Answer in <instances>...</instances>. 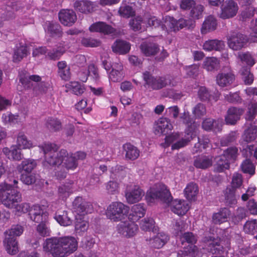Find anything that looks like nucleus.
Listing matches in <instances>:
<instances>
[{
	"mask_svg": "<svg viewBox=\"0 0 257 257\" xmlns=\"http://www.w3.org/2000/svg\"><path fill=\"white\" fill-rule=\"evenodd\" d=\"M147 23L148 25L152 28H157L160 27L164 30L165 27L162 21L154 16H149L147 18Z\"/></svg>",
	"mask_w": 257,
	"mask_h": 257,
	"instance_id": "obj_53",
	"label": "nucleus"
},
{
	"mask_svg": "<svg viewBox=\"0 0 257 257\" xmlns=\"http://www.w3.org/2000/svg\"><path fill=\"white\" fill-rule=\"evenodd\" d=\"M23 232L22 226L13 225L11 228L5 232L6 237L4 241L8 253L14 255L19 251L16 236L21 235Z\"/></svg>",
	"mask_w": 257,
	"mask_h": 257,
	"instance_id": "obj_6",
	"label": "nucleus"
},
{
	"mask_svg": "<svg viewBox=\"0 0 257 257\" xmlns=\"http://www.w3.org/2000/svg\"><path fill=\"white\" fill-rule=\"evenodd\" d=\"M241 167L242 172L244 173H248L251 175L255 173V167L249 159L245 160L242 163Z\"/></svg>",
	"mask_w": 257,
	"mask_h": 257,
	"instance_id": "obj_54",
	"label": "nucleus"
},
{
	"mask_svg": "<svg viewBox=\"0 0 257 257\" xmlns=\"http://www.w3.org/2000/svg\"><path fill=\"white\" fill-rule=\"evenodd\" d=\"M70 90L75 94L81 95L84 92V87L78 82H71L69 84Z\"/></svg>",
	"mask_w": 257,
	"mask_h": 257,
	"instance_id": "obj_57",
	"label": "nucleus"
},
{
	"mask_svg": "<svg viewBox=\"0 0 257 257\" xmlns=\"http://www.w3.org/2000/svg\"><path fill=\"white\" fill-rule=\"evenodd\" d=\"M155 223L152 218H145L140 223V227L144 231H150L154 227Z\"/></svg>",
	"mask_w": 257,
	"mask_h": 257,
	"instance_id": "obj_58",
	"label": "nucleus"
},
{
	"mask_svg": "<svg viewBox=\"0 0 257 257\" xmlns=\"http://www.w3.org/2000/svg\"><path fill=\"white\" fill-rule=\"evenodd\" d=\"M228 47L234 51L242 48L247 42V37L237 32H232L227 37Z\"/></svg>",
	"mask_w": 257,
	"mask_h": 257,
	"instance_id": "obj_9",
	"label": "nucleus"
},
{
	"mask_svg": "<svg viewBox=\"0 0 257 257\" xmlns=\"http://www.w3.org/2000/svg\"><path fill=\"white\" fill-rule=\"evenodd\" d=\"M63 163V165L60 166V168L64 166L67 170H74L78 166L77 162L71 155L69 156L68 154L67 156L65 157Z\"/></svg>",
	"mask_w": 257,
	"mask_h": 257,
	"instance_id": "obj_51",
	"label": "nucleus"
},
{
	"mask_svg": "<svg viewBox=\"0 0 257 257\" xmlns=\"http://www.w3.org/2000/svg\"><path fill=\"white\" fill-rule=\"evenodd\" d=\"M39 147L44 154L43 165L45 167L57 166L59 169L65 157L68 155L67 151L65 149H61L58 152V146L50 142L44 143Z\"/></svg>",
	"mask_w": 257,
	"mask_h": 257,
	"instance_id": "obj_4",
	"label": "nucleus"
},
{
	"mask_svg": "<svg viewBox=\"0 0 257 257\" xmlns=\"http://www.w3.org/2000/svg\"><path fill=\"white\" fill-rule=\"evenodd\" d=\"M219 62L215 57L207 58L204 62L203 67L208 71H212L217 69Z\"/></svg>",
	"mask_w": 257,
	"mask_h": 257,
	"instance_id": "obj_50",
	"label": "nucleus"
},
{
	"mask_svg": "<svg viewBox=\"0 0 257 257\" xmlns=\"http://www.w3.org/2000/svg\"><path fill=\"white\" fill-rule=\"evenodd\" d=\"M219 17L222 19H229L235 17L238 11L237 4L233 0H227L220 7Z\"/></svg>",
	"mask_w": 257,
	"mask_h": 257,
	"instance_id": "obj_10",
	"label": "nucleus"
},
{
	"mask_svg": "<svg viewBox=\"0 0 257 257\" xmlns=\"http://www.w3.org/2000/svg\"><path fill=\"white\" fill-rule=\"evenodd\" d=\"M212 159L208 157L198 156L194 161V166L197 168L205 169L212 166Z\"/></svg>",
	"mask_w": 257,
	"mask_h": 257,
	"instance_id": "obj_39",
	"label": "nucleus"
},
{
	"mask_svg": "<svg viewBox=\"0 0 257 257\" xmlns=\"http://www.w3.org/2000/svg\"><path fill=\"white\" fill-rule=\"evenodd\" d=\"M257 136V126L254 124H250L245 131L243 134V140L249 143L255 140Z\"/></svg>",
	"mask_w": 257,
	"mask_h": 257,
	"instance_id": "obj_45",
	"label": "nucleus"
},
{
	"mask_svg": "<svg viewBox=\"0 0 257 257\" xmlns=\"http://www.w3.org/2000/svg\"><path fill=\"white\" fill-rule=\"evenodd\" d=\"M123 78V66L117 64L116 68H112L109 74V79L113 82H120Z\"/></svg>",
	"mask_w": 257,
	"mask_h": 257,
	"instance_id": "obj_35",
	"label": "nucleus"
},
{
	"mask_svg": "<svg viewBox=\"0 0 257 257\" xmlns=\"http://www.w3.org/2000/svg\"><path fill=\"white\" fill-rule=\"evenodd\" d=\"M144 86L153 90H158L165 87L167 84V79L165 76H154L149 71H145L143 74Z\"/></svg>",
	"mask_w": 257,
	"mask_h": 257,
	"instance_id": "obj_7",
	"label": "nucleus"
},
{
	"mask_svg": "<svg viewBox=\"0 0 257 257\" xmlns=\"http://www.w3.org/2000/svg\"><path fill=\"white\" fill-rule=\"evenodd\" d=\"M18 181L14 179L13 184L6 183L0 185V201L9 208H15L17 212L27 213L30 210L29 203H18L22 200L21 193L15 189H19L18 186Z\"/></svg>",
	"mask_w": 257,
	"mask_h": 257,
	"instance_id": "obj_2",
	"label": "nucleus"
},
{
	"mask_svg": "<svg viewBox=\"0 0 257 257\" xmlns=\"http://www.w3.org/2000/svg\"><path fill=\"white\" fill-rule=\"evenodd\" d=\"M20 180L25 184L30 185L35 183L36 175L34 173H22L20 176Z\"/></svg>",
	"mask_w": 257,
	"mask_h": 257,
	"instance_id": "obj_56",
	"label": "nucleus"
},
{
	"mask_svg": "<svg viewBox=\"0 0 257 257\" xmlns=\"http://www.w3.org/2000/svg\"><path fill=\"white\" fill-rule=\"evenodd\" d=\"M146 199L148 201L152 202V200L160 199L166 204H169L173 200L169 189L164 185L161 186L159 189H151L147 192Z\"/></svg>",
	"mask_w": 257,
	"mask_h": 257,
	"instance_id": "obj_8",
	"label": "nucleus"
},
{
	"mask_svg": "<svg viewBox=\"0 0 257 257\" xmlns=\"http://www.w3.org/2000/svg\"><path fill=\"white\" fill-rule=\"evenodd\" d=\"M182 242H186L191 245H194L197 241L196 236L191 232H185L182 236Z\"/></svg>",
	"mask_w": 257,
	"mask_h": 257,
	"instance_id": "obj_64",
	"label": "nucleus"
},
{
	"mask_svg": "<svg viewBox=\"0 0 257 257\" xmlns=\"http://www.w3.org/2000/svg\"><path fill=\"white\" fill-rule=\"evenodd\" d=\"M224 99L229 103H240L241 98L238 92H229V94L224 95Z\"/></svg>",
	"mask_w": 257,
	"mask_h": 257,
	"instance_id": "obj_63",
	"label": "nucleus"
},
{
	"mask_svg": "<svg viewBox=\"0 0 257 257\" xmlns=\"http://www.w3.org/2000/svg\"><path fill=\"white\" fill-rule=\"evenodd\" d=\"M222 125L221 119L206 118L202 121L201 126L202 129L205 131L217 133L221 132Z\"/></svg>",
	"mask_w": 257,
	"mask_h": 257,
	"instance_id": "obj_16",
	"label": "nucleus"
},
{
	"mask_svg": "<svg viewBox=\"0 0 257 257\" xmlns=\"http://www.w3.org/2000/svg\"><path fill=\"white\" fill-rule=\"evenodd\" d=\"M217 26L216 19L212 16H208L204 20L201 29V33L205 34L208 32L214 31Z\"/></svg>",
	"mask_w": 257,
	"mask_h": 257,
	"instance_id": "obj_33",
	"label": "nucleus"
},
{
	"mask_svg": "<svg viewBox=\"0 0 257 257\" xmlns=\"http://www.w3.org/2000/svg\"><path fill=\"white\" fill-rule=\"evenodd\" d=\"M238 57L242 63H245L250 68L255 64V60L249 52L240 53Z\"/></svg>",
	"mask_w": 257,
	"mask_h": 257,
	"instance_id": "obj_52",
	"label": "nucleus"
},
{
	"mask_svg": "<svg viewBox=\"0 0 257 257\" xmlns=\"http://www.w3.org/2000/svg\"><path fill=\"white\" fill-rule=\"evenodd\" d=\"M44 28L45 32L52 38H61L63 35L61 26L56 22L47 21Z\"/></svg>",
	"mask_w": 257,
	"mask_h": 257,
	"instance_id": "obj_20",
	"label": "nucleus"
},
{
	"mask_svg": "<svg viewBox=\"0 0 257 257\" xmlns=\"http://www.w3.org/2000/svg\"><path fill=\"white\" fill-rule=\"evenodd\" d=\"M192 112L195 117L200 118L206 114V107L203 104L199 103L194 107Z\"/></svg>",
	"mask_w": 257,
	"mask_h": 257,
	"instance_id": "obj_61",
	"label": "nucleus"
},
{
	"mask_svg": "<svg viewBox=\"0 0 257 257\" xmlns=\"http://www.w3.org/2000/svg\"><path fill=\"white\" fill-rule=\"evenodd\" d=\"M140 47L141 52L147 57L155 56L160 50L158 45L151 42H143Z\"/></svg>",
	"mask_w": 257,
	"mask_h": 257,
	"instance_id": "obj_27",
	"label": "nucleus"
},
{
	"mask_svg": "<svg viewBox=\"0 0 257 257\" xmlns=\"http://www.w3.org/2000/svg\"><path fill=\"white\" fill-rule=\"evenodd\" d=\"M65 52L64 48L54 49L47 53L46 57L52 60H57L60 58Z\"/></svg>",
	"mask_w": 257,
	"mask_h": 257,
	"instance_id": "obj_55",
	"label": "nucleus"
},
{
	"mask_svg": "<svg viewBox=\"0 0 257 257\" xmlns=\"http://www.w3.org/2000/svg\"><path fill=\"white\" fill-rule=\"evenodd\" d=\"M230 211L226 207L221 208L218 212L214 213L212 216V222L215 224L226 222L230 215Z\"/></svg>",
	"mask_w": 257,
	"mask_h": 257,
	"instance_id": "obj_25",
	"label": "nucleus"
},
{
	"mask_svg": "<svg viewBox=\"0 0 257 257\" xmlns=\"http://www.w3.org/2000/svg\"><path fill=\"white\" fill-rule=\"evenodd\" d=\"M225 46L223 41L217 39L206 41L203 45V49L206 51H221Z\"/></svg>",
	"mask_w": 257,
	"mask_h": 257,
	"instance_id": "obj_29",
	"label": "nucleus"
},
{
	"mask_svg": "<svg viewBox=\"0 0 257 257\" xmlns=\"http://www.w3.org/2000/svg\"><path fill=\"white\" fill-rule=\"evenodd\" d=\"M78 246L77 239L73 236L67 235L47 238L43 248L53 257H67L75 252Z\"/></svg>",
	"mask_w": 257,
	"mask_h": 257,
	"instance_id": "obj_1",
	"label": "nucleus"
},
{
	"mask_svg": "<svg viewBox=\"0 0 257 257\" xmlns=\"http://www.w3.org/2000/svg\"><path fill=\"white\" fill-rule=\"evenodd\" d=\"M238 137L237 131H231L229 133L222 137L220 140V144L222 147H226L235 143Z\"/></svg>",
	"mask_w": 257,
	"mask_h": 257,
	"instance_id": "obj_44",
	"label": "nucleus"
},
{
	"mask_svg": "<svg viewBox=\"0 0 257 257\" xmlns=\"http://www.w3.org/2000/svg\"><path fill=\"white\" fill-rule=\"evenodd\" d=\"M17 146L20 149H30L33 147L32 142L28 139L23 132H20L18 135Z\"/></svg>",
	"mask_w": 257,
	"mask_h": 257,
	"instance_id": "obj_34",
	"label": "nucleus"
},
{
	"mask_svg": "<svg viewBox=\"0 0 257 257\" xmlns=\"http://www.w3.org/2000/svg\"><path fill=\"white\" fill-rule=\"evenodd\" d=\"M189 20L181 18L177 20L173 17L166 18V23L170 31L177 32L188 26Z\"/></svg>",
	"mask_w": 257,
	"mask_h": 257,
	"instance_id": "obj_19",
	"label": "nucleus"
},
{
	"mask_svg": "<svg viewBox=\"0 0 257 257\" xmlns=\"http://www.w3.org/2000/svg\"><path fill=\"white\" fill-rule=\"evenodd\" d=\"M173 128V125L169 118L162 117L158 120L155 126L156 134L165 135Z\"/></svg>",
	"mask_w": 257,
	"mask_h": 257,
	"instance_id": "obj_22",
	"label": "nucleus"
},
{
	"mask_svg": "<svg viewBox=\"0 0 257 257\" xmlns=\"http://www.w3.org/2000/svg\"><path fill=\"white\" fill-rule=\"evenodd\" d=\"M243 230L246 233L254 235L257 231L255 221H246L243 226Z\"/></svg>",
	"mask_w": 257,
	"mask_h": 257,
	"instance_id": "obj_59",
	"label": "nucleus"
},
{
	"mask_svg": "<svg viewBox=\"0 0 257 257\" xmlns=\"http://www.w3.org/2000/svg\"><path fill=\"white\" fill-rule=\"evenodd\" d=\"M240 74L242 79L246 85H250L252 83L254 77L250 72V68L247 66H243L240 69Z\"/></svg>",
	"mask_w": 257,
	"mask_h": 257,
	"instance_id": "obj_48",
	"label": "nucleus"
},
{
	"mask_svg": "<svg viewBox=\"0 0 257 257\" xmlns=\"http://www.w3.org/2000/svg\"><path fill=\"white\" fill-rule=\"evenodd\" d=\"M198 191L197 185L194 182H190L187 185L184 190V196L188 201H195Z\"/></svg>",
	"mask_w": 257,
	"mask_h": 257,
	"instance_id": "obj_31",
	"label": "nucleus"
},
{
	"mask_svg": "<svg viewBox=\"0 0 257 257\" xmlns=\"http://www.w3.org/2000/svg\"><path fill=\"white\" fill-rule=\"evenodd\" d=\"M46 127L52 132L60 131L62 127L61 120L56 117H49L46 122Z\"/></svg>",
	"mask_w": 257,
	"mask_h": 257,
	"instance_id": "obj_36",
	"label": "nucleus"
},
{
	"mask_svg": "<svg viewBox=\"0 0 257 257\" xmlns=\"http://www.w3.org/2000/svg\"><path fill=\"white\" fill-rule=\"evenodd\" d=\"M113 52L121 55L127 53L131 49L130 43L121 40H116L111 47Z\"/></svg>",
	"mask_w": 257,
	"mask_h": 257,
	"instance_id": "obj_28",
	"label": "nucleus"
},
{
	"mask_svg": "<svg viewBox=\"0 0 257 257\" xmlns=\"http://www.w3.org/2000/svg\"><path fill=\"white\" fill-rule=\"evenodd\" d=\"M54 218L62 226H69L72 223V220L68 216L67 211L58 210L55 213Z\"/></svg>",
	"mask_w": 257,
	"mask_h": 257,
	"instance_id": "obj_38",
	"label": "nucleus"
},
{
	"mask_svg": "<svg viewBox=\"0 0 257 257\" xmlns=\"http://www.w3.org/2000/svg\"><path fill=\"white\" fill-rule=\"evenodd\" d=\"M144 191L138 185L127 186L125 192L127 202L130 204H134L140 201L144 195Z\"/></svg>",
	"mask_w": 257,
	"mask_h": 257,
	"instance_id": "obj_12",
	"label": "nucleus"
},
{
	"mask_svg": "<svg viewBox=\"0 0 257 257\" xmlns=\"http://www.w3.org/2000/svg\"><path fill=\"white\" fill-rule=\"evenodd\" d=\"M129 3V2H127ZM118 13L120 16L125 18H129L135 15V11L131 6L127 5L126 1H123L120 6Z\"/></svg>",
	"mask_w": 257,
	"mask_h": 257,
	"instance_id": "obj_37",
	"label": "nucleus"
},
{
	"mask_svg": "<svg viewBox=\"0 0 257 257\" xmlns=\"http://www.w3.org/2000/svg\"><path fill=\"white\" fill-rule=\"evenodd\" d=\"M48 222H44L39 223L37 227V230L39 234L42 236L50 235L51 231L48 226Z\"/></svg>",
	"mask_w": 257,
	"mask_h": 257,
	"instance_id": "obj_60",
	"label": "nucleus"
},
{
	"mask_svg": "<svg viewBox=\"0 0 257 257\" xmlns=\"http://www.w3.org/2000/svg\"><path fill=\"white\" fill-rule=\"evenodd\" d=\"M190 209L189 203L184 200L176 199L170 202V209L178 216H183Z\"/></svg>",
	"mask_w": 257,
	"mask_h": 257,
	"instance_id": "obj_15",
	"label": "nucleus"
},
{
	"mask_svg": "<svg viewBox=\"0 0 257 257\" xmlns=\"http://www.w3.org/2000/svg\"><path fill=\"white\" fill-rule=\"evenodd\" d=\"M207 250L212 254H221L224 252V247L218 239H214L209 243Z\"/></svg>",
	"mask_w": 257,
	"mask_h": 257,
	"instance_id": "obj_43",
	"label": "nucleus"
},
{
	"mask_svg": "<svg viewBox=\"0 0 257 257\" xmlns=\"http://www.w3.org/2000/svg\"><path fill=\"white\" fill-rule=\"evenodd\" d=\"M37 166L36 162L33 159H25L17 166V170L19 173L25 172L30 173Z\"/></svg>",
	"mask_w": 257,
	"mask_h": 257,
	"instance_id": "obj_32",
	"label": "nucleus"
},
{
	"mask_svg": "<svg viewBox=\"0 0 257 257\" xmlns=\"http://www.w3.org/2000/svg\"><path fill=\"white\" fill-rule=\"evenodd\" d=\"M130 207L120 202L110 203L105 211L107 218L113 222L125 219L128 216Z\"/></svg>",
	"mask_w": 257,
	"mask_h": 257,
	"instance_id": "obj_5",
	"label": "nucleus"
},
{
	"mask_svg": "<svg viewBox=\"0 0 257 257\" xmlns=\"http://www.w3.org/2000/svg\"><path fill=\"white\" fill-rule=\"evenodd\" d=\"M75 9L84 14L92 13L94 11V4L88 1H77L74 4Z\"/></svg>",
	"mask_w": 257,
	"mask_h": 257,
	"instance_id": "obj_26",
	"label": "nucleus"
},
{
	"mask_svg": "<svg viewBox=\"0 0 257 257\" xmlns=\"http://www.w3.org/2000/svg\"><path fill=\"white\" fill-rule=\"evenodd\" d=\"M169 239V237L166 234L160 232L152 238L147 239L146 241L151 247L159 249L166 244Z\"/></svg>",
	"mask_w": 257,
	"mask_h": 257,
	"instance_id": "obj_21",
	"label": "nucleus"
},
{
	"mask_svg": "<svg viewBox=\"0 0 257 257\" xmlns=\"http://www.w3.org/2000/svg\"><path fill=\"white\" fill-rule=\"evenodd\" d=\"M106 189L108 194H115L118 192L119 184L115 181H109L106 184Z\"/></svg>",
	"mask_w": 257,
	"mask_h": 257,
	"instance_id": "obj_62",
	"label": "nucleus"
},
{
	"mask_svg": "<svg viewBox=\"0 0 257 257\" xmlns=\"http://www.w3.org/2000/svg\"><path fill=\"white\" fill-rule=\"evenodd\" d=\"M235 190L232 188H227L225 193V204L233 207L237 203V200L235 195Z\"/></svg>",
	"mask_w": 257,
	"mask_h": 257,
	"instance_id": "obj_49",
	"label": "nucleus"
},
{
	"mask_svg": "<svg viewBox=\"0 0 257 257\" xmlns=\"http://www.w3.org/2000/svg\"><path fill=\"white\" fill-rule=\"evenodd\" d=\"M123 149L125 152V157L127 160L134 161L137 159L140 156V150L131 143L124 144Z\"/></svg>",
	"mask_w": 257,
	"mask_h": 257,
	"instance_id": "obj_30",
	"label": "nucleus"
},
{
	"mask_svg": "<svg viewBox=\"0 0 257 257\" xmlns=\"http://www.w3.org/2000/svg\"><path fill=\"white\" fill-rule=\"evenodd\" d=\"M238 155V149L235 147H229L223 151L222 158L227 160L229 163H234Z\"/></svg>",
	"mask_w": 257,
	"mask_h": 257,
	"instance_id": "obj_41",
	"label": "nucleus"
},
{
	"mask_svg": "<svg viewBox=\"0 0 257 257\" xmlns=\"http://www.w3.org/2000/svg\"><path fill=\"white\" fill-rule=\"evenodd\" d=\"M75 223V230L77 233L80 234L81 233L86 231L88 228V222L84 219V216H76Z\"/></svg>",
	"mask_w": 257,
	"mask_h": 257,
	"instance_id": "obj_46",
	"label": "nucleus"
},
{
	"mask_svg": "<svg viewBox=\"0 0 257 257\" xmlns=\"http://www.w3.org/2000/svg\"><path fill=\"white\" fill-rule=\"evenodd\" d=\"M236 76L232 70L219 73L216 76V84L220 87H230L234 83Z\"/></svg>",
	"mask_w": 257,
	"mask_h": 257,
	"instance_id": "obj_11",
	"label": "nucleus"
},
{
	"mask_svg": "<svg viewBox=\"0 0 257 257\" xmlns=\"http://www.w3.org/2000/svg\"><path fill=\"white\" fill-rule=\"evenodd\" d=\"M73 207L76 216H84L86 214L91 213L92 210V205L85 201L81 197H77L73 202Z\"/></svg>",
	"mask_w": 257,
	"mask_h": 257,
	"instance_id": "obj_14",
	"label": "nucleus"
},
{
	"mask_svg": "<svg viewBox=\"0 0 257 257\" xmlns=\"http://www.w3.org/2000/svg\"><path fill=\"white\" fill-rule=\"evenodd\" d=\"M145 213V205L143 203H139L132 206L131 212L128 214L127 217L130 221L135 222L144 217Z\"/></svg>",
	"mask_w": 257,
	"mask_h": 257,
	"instance_id": "obj_23",
	"label": "nucleus"
},
{
	"mask_svg": "<svg viewBox=\"0 0 257 257\" xmlns=\"http://www.w3.org/2000/svg\"><path fill=\"white\" fill-rule=\"evenodd\" d=\"M117 232L123 236L130 238L136 234L138 230V226L135 222H121L116 226Z\"/></svg>",
	"mask_w": 257,
	"mask_h": 257,
	"instance_id": "obj_13",
	"label": "nucleus"
},
{
	"mask_svg": "<svg viewBox=\"0 0 257 257\" xmlns=\"http://www.w3.org/2000/svg\"><path fill=\"white\" fill-rule=\"evenodd\" d=\"M92 32H99L105 35L114 33L115 29L105 23L98 22L92 24L89 28Z\"/></svg>",
	"mask_w": 257,
	"mask_h": 257,
	"instance_id": "obj_24",
	"label": "nucleus"
},
{
	"mask_svg": "<svg viewBox=\"0 0 257 257\" xmlns=\"http://www.w3.org/2000/svg\"><path fill=\"white\" fill-rule=\"evenodd\" d=\"M199 124L196 122L187 126L184 133L176 132L166 136L165 142L161 144L164 148H168L171 145V150H178L189 145L197 135Z\"/></svg>",
	"mask_w": 257,
	"mask_h": 257,
	"instance_id": "obj_3",
	"label": "nucleus"
},
{
	"mask_svg": "<svg viewBox=\"0 0 257 257\" xmlns=\"http://www.w3.org/2000/svg\"><path fill=\"white\" fill-rule=\"evenodd\" d=\"M28 54V47L27 46L21 45L17 47L14 51L13 61L15 62L21 61L23 58L26 57Z\"/></svg>",
	"mask_w": 257,
	"mask_h": 257,
	"instance_id": "obj_47",
	"label": "nucleus"
},
{
	"mask_svg": "<svg viewBox=\"0 0 257 257\" xmlns=\"http://www.w3.org/2000/svg\"><path fill=\"white\" fill-rule=\"evenodd\" d=\"M243 113V109L236 107H230L225 116V122L228 125H235L240 119V116Z\"/></svg>",
	"mask_w": 257,
	"mask_h": 257,
	"instance_id": "obj_17",
	"label": "nucleus"
},
{
	"mask_svg": "<svg viewBox=\"0 0 257 257\" xmlns=\"http://www.w3.org/2000/svg\"><path fill=\"white\" fill-rule=\"evenodd\" d=\"M216 163L214 166V172L221 173L229 169L230 163L225 159L222 158L221 156L216 158Z\"/></svg>",
	"mask_w": 257,
	"mask_h": 257,
	"instance_id": "obj_42",
	"label": "nucleus"
},
{
	"mask_svg": "<svg viewBox=\"0 0 257 257\" xmlns=\"http://www.w3.org/2000/svg\"><path fill=\"white\" fill-rule=\"evenodd\" d=\"M59 19L64 26H71L77 20V16L74 11L72 10H63L59 13Z\"/></svg>",
	"mask_w": 257,
	"mask_h": 257,
	"instance_id": "obj_18",
	"label": "nucleus"
},
{
	"mask_svg": "<svg viewBox=\"0 0 257 257\" xmlns=\"http://www.w3.org/2000/svg\"><path fill=\"white\" fill-rule=\"evenodd\" d=\"M73 181H70L61 185L58 188L59 196L62 199L66 198L73 192Z\"/></svg>",
	"mask_w": 257,
	"mask_h": 257,
	"instance_id": "obj_40",
	"label": "nucleus"
}]
</instances>
